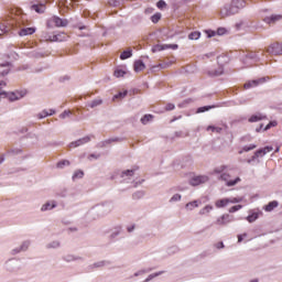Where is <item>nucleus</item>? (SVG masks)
I'll list each match as a JSON object with an SVG mask.
<instances>
[{
  "label": "nucleus",
  "instance_id": "f257e3e1",
  "mask_svg": "<svg viewBox=\"0 0 282 282\" xmlns=\"http://www.w3.org/2000/svg\"><path fill=\"white\" fill-rule=\"evenodd\" d=\"M113 210V203L105 202L99 205L93 206L86 214L87 219L96 221L100 217L109 215Z\"/></svg>",
  "mask_w": 282,
  "mask_h": 282
},
{
  "label": "nucleus",
  "instance_id": "f03ea898",
  "mask_svg": "<svg viewBox=\"0 0 282 282\" xmlns=\"http://www.w3.org/2000/svg\"><path fill=\"white\" fill-rule=\"evenodd\" d=\"M46 25L47 28H67V25H69V21L54 15L47 21Z\"/></svg>",
  "mask_w": 282,
  "mask_h": 282
},
{
  "label": "nucleus",
  "instance_id": "7ed1b4c3",
  "mask_svg": "<svg viewBox=\"0 0 282 282\" xmlns=\"http://www.w3.org/2000/svg\"><path fill=\"white\" fill-rule=\"evenodd\" d=\"M219 180H221V182H225L226 186L231 187V186H237V184H239V182H241V177L237 176L235 178H232V175H230V173L228 172H224Z\"/></svg>",
  "mask_w": 282,
  "mask_h": 282
},
{
  "label": "nucleus",
  "instance_id": "20e7f679",
  "mask_svg": "<svg viewBox=\"0 0 282 282\" xmlns=\"http://www.w3.org/2000/svg\"><path fill=\"white\" fill-rule=\"evenodd\" d=\"M30 246H32V241L24 240L19 247H15L11 250L12 257L21 254V252H28V250H30Z\"/></svg>",
  "mask_w": 282,
  "mask_h": 282
},
{
  "label": "nucleus",
  "instance_id": "39448f33",
  "mask_svg": "<svg viewBox=\"0 0 282 282\" xmlns=\"http://www.w3.org/2000/svg\"><path fill=\"white\" fill-rule=\"evenodd\" d=\"M7 272H19L21 270V262L19 260L10 259L4 263Z\"/></svg>",
  "mask_w": 282,
  "mask_h": 282
},
{
  "label": "nucleus",
  "instance_id": "423d86ee",
  "mask_svg": "<svg viewBox=\"0 0 282 282\" xmlns=\"http://www.w3.org/2000/svg\"><path fill=\"white\" fill-rule=\"evenodd\" d=\"M268 54H272L273 56L282 55V43H273L267 48Z\"/></svg>",
  "mask_w": 282,
  "mask_h": 282
},
{
  "label": "nucleus",
  "instance_id": "0eeeda50",
  "mask_svg": "<svg viewBox=\"0 0 282 282\" xmlns=\"http://www.w3.org/2000/svg\"><path fill=\"white\" fill-rule=\"evenodd\" d=\"M239 11L235 8L232 3L225 4V7L221 9L220 14L221 17H232V14H237Z\"/></svg>",
  "mask_w": 282,
  "mask_h": 282
},
{
  "label": "nucleus",
  "instance_id": "6e6552de",
  "mask_svg": "<svg viewBox=\"0 0 282 282\" xmlns=\"http://www.w3.org/2000/svg\"><path fill=\"white\" fill-rule=\"evenodd\" d=\"M206 182H208V176L206 175L193 176L189 180L191 186H199V184H206Z\"/></svg>",
  "mask_w": 282,
  "mask_h": 282
},
{
  "label": "nucleus",
  "instance_id": "1a4fd4ad",
  "mask_svg": "<svg viewBox=\"0 0 282 282\" xmlns=\"http://www.w3.org/2000/svg\"><path fill=\"white\" fill-rule=\"evenodd\" d=\"M87 142H91L90 137H84L82 139H78L77 141H73L69 143V147L72 149H76V147H83V144H87Z\"/></svg>",
  "mask_w": 282,
  "mask_h": 282
},
{
  "label": "nucleus",
  "instance_id": "9d476101",
  "mask_svg": "<svg viewBox=\"0 0 282 282\" xmlns=\"http://www.w3.org/2000/svg\"><path fill=\"white\" fill-rule=\"evenodd\" d=\"M263 83H265V77L253 79L245 84V89H250V87H258V85H263Z\"/></svg>",
  "mask_w": 282,
  "mask_h": 282
},
{
  "label": "nucleus",
  "instance_id": "9b49d317",
  "mask_svg": "<svg viewBox=\"0 0 282 282\" xmlns=\"http://www.w3.org/2000/svg\"><path fill=\"white\" fill-rule=\"evenodd\" d=\"M224 74V66H218L216 69H210L207 72V76L210 78H217V76H221Z\"/></svg>",
  "mask_w": 282,
  "mask_h": 282
},
{
  "label": "nucleus",
  "instance_id": "f8f14e48",
  "mask_svg": "<svg viewBox=\"0 0 282 282\" xmlns=\"http://www.w3.org/2000/svg\"><path fill=\"white\" fill-rule=\"evenodd\" d=\"M58 204L56 203V200L47 202L44 205H42L41 212L46 213V210H54V208H56Z\"/></svg>",
  "mask_w": 282,
  "mask_h": 282
},
{
  "label": "nucleus",
  "instance_id": "ddd939ff",
  "mask_svg": "<svg viewBox=\"0 0 282 282\" xmlns=\"http://www.w3.org/2000/svg\"><path fill=\"white\" fill-rule=\"evenodd\" d=\"M63 261H65L66 263H72L74 261H83V257H79V256H75V254H65L63 256Z\"/></svg>",
  "mask_w": 282,
  "mask_h": 282
},
{
  "label": "nucleus",
  "instance_id": "4468645a",
  "mask_svg": "<svg viewBox=\"0 0 282 282\" xmlns=\"http://www.w3.org/2000/svg\"><path fill=\"white\" fill-rule=\"evenodd\" d=\"M122 235V225H117L112 228V231L110 234V239H116V237H120Z\"/></svg>",
  "mask_w": 282,
  "mask_h": 282
},
{
  "label": "nucleus",
  "instance_id": "2eb2a0df",
  "mask_svg": "<svg viewBox=\"0 0 282 282\" xmlns=\"http://www.w3.org/2000/svg\"><path fill=\"white\" fill-rule=\"evenodd\" d=\"M273 149L274 148H272V147H264L254 152L256 158H263V155H267V153H270L271 151H273Z\"/></svg>",
  "mask_w": 282,
  "mask_h": 282
},
{
  "label": "nucleus",
  "instance_id": "dca6fc26",
  "mask_svg": "<svg viewBox=\"0 0 282 282\" xmlns=\"http://www.w3.org/2000/svg\"><path fill=\"white\" fill-rule=\"evenodd\" d=\"M133 175H135V170H126L121 173V177L124 182H127V180H131Z\"/></svg>",
  "mask_w": 282,
  "mask_h": 282
},
{
  "label": "nucleus",
  "instance_id": "f3484780",
  "mask_svg": "<svg viewBox=\"0 0 282 282\" xmlns=\"http://www.w3.org/2000/svg\"><path fill=\"white\" fill-rule=\"evenodd\" d=\"M230 204V198H223L215 202L216 208H226Z\"/></svg>",
  "mask_w": 282,
  "mask_h": 282
},
{
  "label": "nucleus",
  "instance_id": "a211bd4d",
  "mask_svg": "<svg viewBox=\"0 0 282 282\" xmlns=\"http://www.w3.org/2000/svg\"><path fill=\"white\" fill-rule=\"evenodd\" d=\"M231 4L237 10V12H239V10L246 8V1H243V0H232Z\"/></svg>",
  "mask_w": 282,
  "mask_h": 282
},
{
  "label": "nucleus",
  "instance_id": "6ab92c4d",
  "mask_svg": "<svg viewBox=\"0 0 282 282\" xmlns=\"http://www.w3.org/2000/svg\"><path fill=\"white\" fill-rule=\"evenodd\" d=\"M0 67H7L4 70L0 73V76H8L10 74V70L12 69V63L7 62L3 64H0Z\"/></svg>",
  "mask_w": 282,
  "mask_h": 282
},
{
  "label": "nucleus",
  "instance_id": "aec40b11",
  "mask_svg": "<svg viewBox=\"0 0 282 282\" xmlns=\"http://www.w3.org/2000/svg\"><path fill=\"white\" fill-rule=\"evenodd\" d=\"M282 15H271L263 19L264 23L271 25V23H276V21H281Z\"/></svg>",
  "mask_w": 282,
  "mask_h": 282
},
{
  "label": "nucleus",
  "instance_id": "412c9836",
  "mask_svg": "<svg viewBox=\"0 0 282 282\" xmlns=\"http://www.w3.org/2000/svg\"><path fill=\"white\" fill-rule=\"evenodd\" d=\"M31 10H34L35 12H37V14H43V13H45L46 7L43 3L33 4L31 7Z\"/></svg>",
  "mask_w": 282,
  "mask_h": 282
},
{
  "label": "nucleus",
  "instance_id": "4be33fe9",
  "mask_svg": "<svg viewBox=\"0 0 282 282\" xmlns=\"http://www.w3.org/2000/svg\"><path fill=\"white\" fill-rule=\"evenodd\" d=\"M278 207H279V202L272 200L268 205H265L263 209L265 210V213H272V210H274V208H278Z\"/></svg>",
  "mask_w": 282,
  "mask_h": 282
},
{
  "label": "nucleus",
  "instance_id": "5701e85b",
  "mask_svg": "<svg viewBox=\"0 0 282 282\" xmlns=\"http://www.w3.org/2000/svg\"><path fill=\"white\" fill-rule=\"evenodd\" d=\"M58 248H61V241L58 240L46 243V250H58Z\"/></svg>",
  "mask_w": 282,
  "mask_h": 282
},
{
  "label": "nucleus",
  "instance_id": "b1692460",
  "mask_svg": "<svg viewBox=\"0 0 282 282\" xmlns=\"http://www.w3.org/2000/svg\"><path fill=\"white\" fill-rule=\"evenodd\" d=\"M248 61H252L253 63H257V61H259V55H257V53H249L248 55H246L243 64L248 65Z\"/></svg>",
  "mask_w": 282,
  "mask_h": 282
},
{
  "label": "nucleus",
  "instance_id": "393cba45",
  "mask_svg": "<svg viewBox=\"0 0 282 282\" xmlns=\"http://www.w3.org/2000/svg\"><path fill=\"white\" fill-rule=\"evenodd\" d=\"M100 105H102V99L97 98L91 101H88L86 106L90 109H96V107H100Z\"/></svg>",
  "mask_w": 282,
  "mask_h": 282
},
{
  "label": "nucleus",
  "instance_id": "a878e982",
  "mask_svg": "<svg viewBox=\"0 0 282 282\" xmlns=\"http://www.w3.org/2000/svg\"><path fill=\"white\" fill-rule=\"evenodd\" d=\"M133 67H134V72L138 73V72H143V69L147 68V65H144V62H142L141 59H139V61H135V62H134Z\"/></svg>",
  "mask_w": 282,
  "mask_h": 282
},
{
  "label": "nucleus",
  "instance_id": "bb28decb",
  "mask_svg": "<svg viewBox=\"0 0 282 282\" xmlns=\"http://www.w3.org/2000/svg\"><path fill=\"white\" fill-rule=\"evenodd\" d=\"M34 32H36V29L34 28H26V29H22L19 34L20 36H30L31 34H34Z\"/></svg>",
  "mask_w": 282,
  "mask_h": 282
},
{
  "label": "nucleus",
  "instance_id": "cd10ccee",
  "mask_svg": "<svg viewBox=\"0 0 282 282\" xmlns=\"http://www.w3.org/2000/svg\"><path fill=\"white\" fill-rule=\"evenodd\" d=\"M186 210H195V208H199V200L189 202L185 205Z\"/></svg>",
  "mask_w": 282,
  "mask_h": 282
},
{
  "label": "nucleus",
  "instance_id": "c85d7f7f",
  "mask_svg": "<svg viewBox=\"0 0 282 282\" xmlns=\"http://www.w3.org/2000/svg\"><path fill=\"white\" fill-rule=\"evenodd\" d=\"M111 142H122V138L113 137L108 140L101 142V147H107V144H111Z\"/></svg>",
  "mask_w": 282,
  "mask_h": 282
},
{
  "label": "nucleus",
  "instance_id": "c756f323",
  "mask_svg": "<svg viewBox=\"0 0 282 282\" xmlns=\"http://www.w3.org/2000/svg\"><path fill=\"white\" fill-rule=\"evenodd\" d=\"M261 120H265V116L261 113L253 115L249 118V122H259Z\"/></svg>",
  "mask_w": 282,
  "mask_h": 282
},
{
  "label": "nucleus",
  "instance_id": "7c9ffc66",
  "mask_svg": "<svg viewBox=\"0 0 282 282\" xmlns=\"http://www.w3.org/2000/svg\"><path fill=\"white\" fill-rule=\"evenodd\" d=\"M132 56H133V51L132 50L123 51L120 54V59L121 61H127V58H131Z\"/></svg>",
  "mask_w": 282,
  "mask_h": 282
},
{
  "label": "nucleus",
  "instance_id": "2f4dec72",
  "mask_svg": "<svg viewBox=\"0 0 282 282\" xmlns=\"http://www.w3.org/2000/svg\"><path fill=\"white\" fill-rule=\"evenodd\" d=\"M164 50H169V45L167 44H156L152 47V52L155 53V52H162Z\"/></svg>",
  "mask_w": 282,
  "mask_h": 282
},
{
  "label": "nucleus",
  "instance_id": "473e14b6",
  "mask_svg": "<svg viewBox=\"0 0 282 282\" xmlns=\"http://www.w3.org/2000/svg\"><path fill=\"white\" fill-rule=\"evenodd\" d=\"M83 177H85V172H83L82 170H77L73 174L74 182H76V180H83Z\"/></svg>",
  "mask_w": 282,
  "mask_h": 282
},
{
  "label": "nucleus",
  "instance_id": "72a5a7b5",
  "mask_svg": "<svg viewBox=\"0 0 282 282\" xmlns=\"http://www.w3.org/2000/svg\"><path fill=\"white\" fill-rule=\"evenodd\" d=\"M199 36H202V33L199 31H194L188 34L189 41H198Z\"/></svg>",
  "mask_w": 282,
  "mask_h": 282
},
{
  "label": "nucleus",
  "instance_id": "f704fd0d",
  "mask_svg": "<svg viewBox=\"0 0 282 282\" xmlns=\"http://www.w3.org/2000/svg\"><path fill=\"white\" fill-rule=\"evenodd\" d=\"M2 98H8L10 102H14L15 100H19V97H17V94H14V91L7 93V95L3 96Z\"/></svg>",
  "mask_w": 282,
  "mask_h": 282
},
{
  "label": "nucleus",
  "instance_id": "c9c22d12",
  "mask_svg": "<svg viewBox=\"0 0 282 282\" xmlns=\"http://www.w3.org/2000/svg\"><path fill=\"white\" fill-rule=\"evenodd\" d=\"M223 219L225 221V226H227V224H230L231 221H235V217L230 214H224Z\"/></svg>",
  "mask_w": 282,
  "mask_h": 282
},
{
  "label": "nucleus",
  "instance_id": "e433bc0d",
  "mask_svg": "<svg viewBox=\"0 0 282 282\" xmlns=\"http://www.w3.org/2000/svg\"><path fill=\"white\" fill-rule=\"evenodd\" d=\"M18 98V100H21V98H25L28 96V90H15L13 91Z\"/></svg>",
  "mask_w": 282,
  "mask_h": 282
},
{
  "label": "nucleus",
  "instance_id": "4c0bfd02",
  "mask_svg": "<svg viewBox=\"0 0 282 282\" xmlns=\"http://www.w3.org/2000/svg\"><path fill=\"white\" fill-rule=\"evenodd\" d=\"M210 109H215V106H203L199 107L196 111V113H204L206 111H210Z\"/></svg>",
  "mask_w": 282,
  "mask_h": 282
},
{
  "label": "nucleus",
  "instance_id": "58836bf2",
  "mask_svg": "<svg viewBox=\"0 0 282 282\" xmlns=\"http://www.w3.org/2000/svg\"><path fill=\"white\" fill-rule=\"evenodd\" d=\"M256 219H259V213H252L247 217V221H249V224H254Z\"/></svg>",
  "mask_w": 282,
  "mask_h": 282
},
{
  "label": "nucleus",
  "instance_id": "ea45409f",
  "mask_svg": "<svg viewBox=\"0 0 282 282\" xmlns=\"http://www.w3.org/2000/svg\"><path fill=\"white\" fill-rule=\"evenodd\" d=\"M58 36H62V35L61 34L48 35L46 37V41H52V42H61V41H63V39H58Z\"/></svg>",
  "mask_w": 282,
  "mask_h": 282
},
{
  "label": "nucleus",
  "instance_id": "a19ab883",
  "mask_svg": "<svg viewBox=\"0 0 282 282\" xmlns=\"http://www.w3.org/2000/svg\"><path fill=\"white\" fill-rule=\"evenodd\" d=\"M161 274H164V271L150 274L143 282L153 281V279H156V276H160Z\"/></svg>",
  "mask_w": 282,
  "mask_h": 282
},
{
  "label": "nucleus",
  "instance_id": "79ce46f5",
  "mask_svg": "<svg viewBox=\"0 0 282 282\" xmlns=\"http://www.w3.org/2000/svg\"><path fill=\"white\" fill-rule=\"evenodd\" d=\"M151 120H153V116L152 115H145L141 118V122L142 124H149V122H151Z\"/></svg>",
  "mask_w": 282,
  "mask_h": 282
},
{
  "label": "nucleus",
  "instance_id": "37998d69",
  "mask_svg": "<svg viewBox=\"0 0 282 282\" xmlns=\"http://www.w3.org/2000/svg\"><path fill=\"white\" fill-rule=\"evenodd\" d=\"M105 265H107V261L102 260V261H98V262H95L93 264H90V268L94 269V268H105Z\"/></svg>",
  "mask_w": 282,
  "mask_h": 282
},
{
  "label": "nucleus",
  "instance_id": "c03bdc74",
  "mask_svg": "<svg viewBox=\"0 0 282 282\" xmlns=\"http://www.w3.org/2000/svg\"><path fill=\"white\" fill-rule=\"evenodd\" d=\"M124 0H109V6L112 8H120V4L123 3Z\"/></svg>",
  "mask_w": 282,
  "mask_h": 282
},
{
  "label": "nucleus",
  "instance_id": "a18cd8bd",
  "mask_svg": "<svg viewBox=\"0 0 282 282\" xmlns=\"http://www.w3.org/2000/svg\"><path fill=\"white\" fill-rule=\"evenodd\" d=\"M253 149H257V144L245 145L242 148V151H239V153L241 154L243 153V151L245 153H248V151H253Z\"/></svg>",
  "mask_w": 282,
  "mask_h": 282
},
{
  "label": "nucleus",
  "instance_id": "49530a36",
  "mask_svg": "<svg viewBox=\"0 0 282 282\" xmlns=\"http://www.w3.org/2000/svg\"><path fill=\"white\" fill-rule=\"evenodd\" d=\"M210 210H213V205H207L199 210V215H207Z\"/></svg>",
  "mask_w": 282,
  "mask_h": 282
},
{
  "label": "nucleus",
  "instance_id": "de8ad7c7",
  "mask_svg": "<svg viewBox=\"0 0 282 282\" xmlns=\"http://www.w3.org/2000/svg\"><path fill=\"white\" fill-rule=\"evenodd\" d=\"M182 200V195L180 194H174L171 198H170V204H175V202H181Z\"/></svg>",
  "mask_w": 282,
  "mask_h": 282
},
{
  "label": "nucleus",
  "instance_id": "09e8293b",
  "mask_svg": "<svg viewBox=\"0 0 282 282\" xmlns=\"http://www.w3.org/2000/svg\"><path fill=\"white\" fill-rule=\"evenodd\" d=\"M160 19H162V13H155L151 17L152 23H160Z\"/></svg>",
  "mask_w": 282,
  "mask_h": 282
},
{
  "label": "nucleus",
  "instance_id": "8fccbe9b",
  "mask_svg": "<svg viewBox=\"0 0 282 282\" xmlns=\"http://www.w3.org/2000/svg\"><path fill=\"white\" fill-rule=\"evenodd\" d=\"M7 153L8 155H19L20 153H22V150L19 148H15V149L8 150Z\"/></svg>",
  "mask_w": 282,
  "mask_h": 282
},
{
  "label": "nucleus",
  "instance_id": "3c124183",
  "mask_svg": "<svg viewBox=\"0 0 282 282\" xmlns=\"http://www.w3.org/2000/svg\"><path fill=\"white\" fill-rule=\"evenodd\" d=\"M6 82L4 80H0V98H3V96H8V93H6V90H1L3 87H6Z\"/></svg>",
  "mask_w": 282,
  "mask_h": 282
},
{
  "label": "nucleus",
  "instance_id": "603ef678",
  "mask_svg": "<svg viewBox=\"0 0 282 282\" xmlns=\"http://www.w3.org/2000/svg\"><path fill=\"white\" fill-rule=\"evenodd\" d=\"M207 131H213L214 133H221V128L215 126H208Z\"/></svg>",
  "mask_w": 282,
  "mask_h": 282
},
{
  "label": "nucleus",
  "instance_id": "864d4df0",
  "mask_svg": "<svg viewBox=\"0 0 282 282\" xmlns=\"http://www.w3.org/2000/svg\"><path fill=\"white\" fill-rule=\"evenodd\" d=\"M65 166H69V161L63 160L57 163V169H65Z\"/></svg>",
  "mask_w": 282,
  "mask_h": 282
},
{
  "label": "nucleus",
  "instance_id": "5fc2aeb1",
  "mask_svg": "<svg viewBox=\"0 0 282 282\" xmlns=\"http://www.w3.org/2000/svg\"><path fill=\"white\" fill-rule=\"evenodd\" d=\"M191 102H193V99H185L184 101L178 104L177 107H180V109H184V107H186V105H191Z\"/></svg>",
  "mask_w": 282,
  "mask_h": 282
},
{
  "label": "nucleus",
  "instance_id": "6e6d98bb",
  "mask_svg": "<svg viewBox=\"0 0 282 282\" xmlns=\"http://www.w3.org/2000/svg\"><path fill=\"white\" fill-rule=\"evenodd\" d=\"M124 74H127V72H124L122 69H116L115 70L116 78H122V76H124Z\"/></svg>",
  "mask_w": 282,
  "mask_h": 282
},
{
  "label": "nucleus",
  "instance_id": "4d7b16f0",
  "mask_svg": "<svg viewBox=\"0 0 282 282\" xmlns=\"http://www.w3.org/2000/svg\"><path fill=\"white\" fill-rule=\"evenodd\" d=\"M243 208L242 205H236L229 208V213H237V210H241Z\"/></svg>",
  "mask_w": 282,
  "mask_h": 282
},
{
  "label": "nucleus",
  "instance_id": "13d9d810",
  "mask_svg": "<svg viewBox=\"0 0 282 282\" xmlns=\"http://www.w3.org/2000/svg\"><path fill=\"white\" fill-rule=\"evenodd\" d=\"M156 8H159V10H164V8H166V2L164 0L158 1Z\"/></svg>",
  "mask_w": 282,
  "mask_h": 282
},
{
  "label": "nucleus",
  "instance_id": "bf43d9fd",
  "mask_svg": "<svg viewBox=\"0 0 282 282\" xmlns=\"http://www.w3.org/2000/svg\"><path fill=\"white\" fill-rule=\"evenodd\" d=\"M50 116V112L47 110H43L42 112L37 113V118L40 120H43V118H47Z\"/></svg>",
  "mask_w": 282,
  "mask_h": 282
},
{
  "label": "nucleus",
  "instance_id": "052dcab7",
  "mask_svg": "<svg viewBox=\"0 0 282 282\" xmlns=\"http://www.w3.org/2000/svg\"><path fill=\"white\" fill-rule=\"evenodd\" d=\"M69 116H72V111L65 110L64 112H62V113L59 115V118H61L62 120H65V118H69Z\"/></svg>",
  "mask_w": 282,
  "mask_h": 282
},
{
  "label": "nucleus",
  "instance_id": "680f3d73",
  "mask_svg": "<svg viewBox=\"0 0 282 282\" xmlns=\"http://www.w3.org/2000/svg\"><path fill=\"white\" fill-rule=\"evenodd\" d=\"M143 196H144V192H135L132 195L133 199H142Z\"/></svg>",
  "mask_w": 282,
  "mask_h": 282
},
{
  "label": "nucleus",
  "instance_id": "e2e57ef3",
  "mask_svg": "<svg viewBox=\"0 0 282 282\" xmlns=\"http://www.w3.org/2000/svg\"><path fill=\"white\" fill-rule=\"evenodd\" d=\"M272 127H276V121H270L265 127H264V131H268L270 129H272Z\"/></svg>",
  "mask_w": 282,
  "mask_h": 282
},
{
  "label": "nucleus",
  "instance_id": "0e129e2a",
  "mask_svg": "<svg viewBox=\"0 0 282 282\" xmlns=\"http://www.w3.org/2000/svg\"><path fill=\"white\" fill-rule=\"evenodd\" d=\"M217 226H226V223L224 221V216H220L216 220Z\"/></svg>",
  "mask_w": 282,
  "mask_h": 282
},
{
  "label": "nucleus",
  "instance_id": "69168bd1",
  "mask_svg": "<svg viewBox=\"0 0 282 282\" xmlns=\"http://www.w3.org/2000/svg\"><path fill=\"white\" fill-rule=\"evenodd\" d=\"M1 34H8V26L6 24H0Z\"/></svg>",
  "mask_w": 282,
  "mask_h": 282
},
{
  "label": "nucleus",
  "instance_id": "338daca9",
  "mask_svg": "<svg viewBox=\"0 0 282 282\" xmlns=\"http://www.w3.org/2000/svg\"><path fill=\"white\" fill-rule=\"evenodd\" d=\"M127 90L123 91V93H118L117 95L113 96V99H117V98H124L127 96Z\"/></svg>",
  "mask_w": 282,
  "mask_h": 282
},
{
  "label": "nucleus",
  "instance_id": "774afa93",
  "mask_svg": "<svg viewBox=\"0 0 282 282\" xmlns=\"http://www.w3.org/2000/svg\"><path fill=\"white\" fill-rule=\"evenodd\" d=\"M133 230H135V224H132L127 227V232H133Z\"/></svg>",
  "mask_w": 282,
  "mask_h": 282
}]
</instances>
